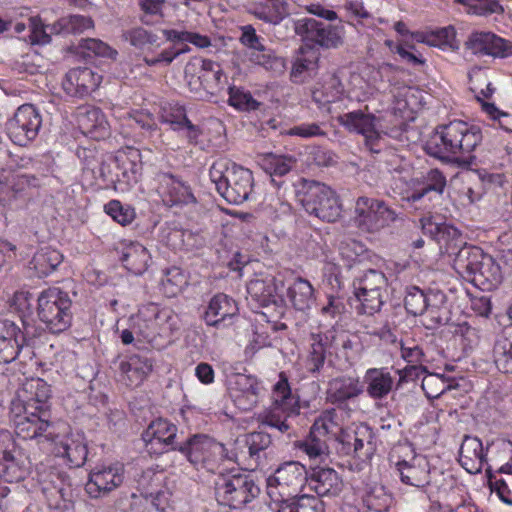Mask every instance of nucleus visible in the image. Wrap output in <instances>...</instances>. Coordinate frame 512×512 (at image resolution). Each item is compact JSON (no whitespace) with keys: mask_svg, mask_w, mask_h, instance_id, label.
Wrapping results in <instances>:
<instances>
[{"mask_svg":"<svg viewBox=\"0 0 512 512\" xmlns=\"http://www.w3.org/2000/svg\"><path fill=\"white\" fill-rule=\"evenodd\" d=\"M386 292L374 291V290H358L354 289V294L359 302L357 311L360 314L373 315L379 312L382 305L384 304V294Z\"/></svg>","mask_w":512,"mask_h":512,"instance_id":"53","label":"nucleus"},{"mask_svg":"<svg viewBox=\"0 0 512 512\" xmlns=\"http://www.w3.org/2000/svg\"><path fill=\"white\" fill-rule=\"evenodd\" d=\"M30 460L22 454L9 452L0 459V477L6 482L24 480L30 471Z\"/></svg>","mask_w":512,"mask_h":512,"instance_id":"38","label":"nucleus"},{"mask_svg":"<svg viewBox=\"0 0 512 512\" xmlns=\"http://www.w3.org/2000/svg\"><path fill=\"white\" fill-rule=\"evenodd\" d=\"M61 253L51 247L40 248L33 256L30 265L39 277L51 274L62 262Z\"/></svg>","mask_w":512,"mask_h":512,"instance_id":"46","label":"nucleus"},{"mask_svg":"<svg viewBox=\"0 0 512 512\" xmlns=\"http://www.w3.org/2000/svg\"><path fill=\"white\" fill-rule=\"evenodd\" d=\"M253 186L250 170L232 164L226 166V202L240 204L248 199Z\"/></svg>","mask_w":512,"mask_h":512,"instance_id":"25","label":"nucleus"},{"mask_svg":"<svg viewBox=\"0 0 512 512\" xmlns=\"http://www.w3.org/2000/svg\"><path fill=\"white\" fill-rule=\"evenodd\" d=\"M125 125L130 127H138L145 132H153L157 130L155 117L147 110H132L125 113Z\"/></svg>","mask_w":512,"mask_h":512,"instance_id":"58","label":"nucleus"},{"mask_svg":"<svg viewBox=\"0 0 512 512\" xmlns=\"http://www.w3.org/2000/svg\"><path fill=\"white\" fill-rule=\"evenodd\" d=\"M458 461L468 473H480L487 461L482 441L477 437L466 435L460 446Z\"/></svg>","mask_w":512,"mask_h":512,"instance_id":"30","label":"nucleus"},{"mask_svg":"<svg viewBox=\"0 0 512 512\" xmlns=\"http://www.w3.org/2000/svg\"><path fill=\"white\" fill-rule=\"evenodd\" d=\"M177 427L166 419L153 420L142 433L146 452L150 455H160L169 450H178L174 445Z\"/></svg>","mask_w":512,"mask_h":512,"instance_id":"20","label":"nucleus"},{"mask_svg":"<svg viewBox=\"0 0 512 512\" xmlns=\"http://www.w3.org/2000/svg\"><path fill=\"white\" fill-rule=\"evenodd\" d=\"M272 444V437L264 431H254L238 436L234 441L233 454L235 461L246 455L250 457H259V454L268 449Z\"/></svg>","mask_w":512,"mask_h":512,"instance_id":"33","label":"nucleus"},{"mask_svg":"<svg viewBox=\"0 0 512 512\" xmlns=\"http://www.w3.org/2000/svg\"><path fill=\"white\" fill-rule=\"evenodd\" d=\"M299 56L295 59L292 66V76L297 77L304 71L316 69L319 59V52L311 46H303L299 49Z\"/></svg>","mask_w":512,"mask_h":512,"instance_id":"57","label":"nucleus"},{"mask_svg":"<svg viewBox=\"0 0 512 512\" xmlns=\"http://www.w3.org/2000/svg\"><path fill=\"white\" fill-rule=\"evenodd\" d=\"M39 483L42 485V492L48 498L58 502V500H66L69 496L70 489L65 485V479L56 472L41 474Z\"/></svg>","mask_w":512,"mask_h":512,"instance_id":"49","label":"nucleus"},{"mask_svg":"<svg viewBox=\"0 0 512 512\" xmlns=\"http://www.w3.org/2000/svg\"><path fill=\"white\" fill-rule=\"evenodd\" d=\"M27 28L29 29V38L32 44L45 45L50 43L51 36L49 34L48 25H45L40 17H28L27 23L13 19L11 29H13L16 34H22Z\"/></svg>","mask_w":512,"mask_h":512,"instance_id":"44","label":"nucleus"},{"mask_svg":"<svg viewBox=\"0 0 512 512\" xmlns=\"http://www.w3.org/2000/svg\"><path fill=\"white\" fill-rule=\"evenodd\" d=\"M50 386L40 378L27 379L11 402L12 421L18 437L28 440L50 431Z\"/></svg>","mask_w":512,"mask_h":512,"instance_id":"1","label":"nucleus"},{"mask_svg":"<svg viewBox=\"0 0 512 512\" xmlns=\"http://www.w3.org/2000/svg\"><path fill=\"white\" fill-rule=\"evenodd\" d=\"M297 197L307 213L323 221L335 222L341 215L338 197L325 184L304 180Z\"/></svg>","mask_w":512,"mask_h":512,"instance_id":"7","label":"nucleus"},{"mask_svg":"<svg viewBox=\"0 0 512 512\" xmlns=\"http://www.w3.org/2000/svg\"><path fill=\"white\" fill-rule=\"evenodd\" d=\"M397 219V213L385 201L360 196L354 205L353 223L365 233H377Z\"/></svg>","mask_w":512,"mask_h":512,"instance_id":"8","label":"nucleus"},{"mask_svg":"<svg viewBox=\"0 0 512 512\" xmlns=\"http://www.w3.org/2000/svg\"><path fill=\"white\" fill-rule=\"evenodd\" d=\"M272 406L258 417L262 425L276 428L281 433H291L287 418L300 413L299 396L293 394L288 377L284 372L279 374L278 381L272 389Z\"/></svg>","mask_w":512,"mask_h":512,"instance_id":"5","label":"nucleus"},{"mask_svg":"<svg viewBox=\"0 0 512 512\" xmlns=\"http://www.w3.org/2000/svg\"><path fill=\"white\" fill-rule=\"evenodd\" d=\"M140 156L138 151L127 155L119 153L109 157L100 168V174L105 181L130 186L138 182L140 165L136 159Z\"/></svg>","mask_w":512,"mask_h":512,"instance_id":"16","label":"nucleus"},{"mask_svg":"<svg viewBox=\"0 0 512 512\" xmlns=\"http://www.w3.org/2000/svg\"><path fill=\"white\" fill-rule=\"evenodd\" d=\"M229 397L240 411L251 410L258 402L260 385L254 377L232 374L226 380Z\"/></svg>","mask_w":512,"mask_h":512,"instance_id":"21","label":"nucleus"},{"mask_svg":"<svg viewBox=\"0 0 512 512\" xmlns=\"http://www.w3.org/2000/svg\"><path fill=\"white\" fill-rule=\"evenodd\" d=\"M366 391L373 399H383L392 390L393 377L385 368H370L364 376Z\"/></svg>","mask_w":512,"mask_h":512,"instance_id":"40","label":"nucleus"},{"mask_svg":"<svg viewBox=\"0 0 512 512\" xmlns=\"http://www.w3.org/2000/svg\"><path fill=\"white\" fill-rule=\"evenodd\" d=\"M420 224L423 234L434 240L440 248H445L447 252H452L463 244L461 232L452 224L437 221L432 216L421 218Z\"/></svg>","mask_w":512,"mask_h":512,"instance_id":"23","label":"nucleus"},{"mask_svg":"<svg viewBox=\"0 0 512 512\" xmlns=\"http://www.w3.org/2000/svg\"><path fill=\"white\" fill-rule=\"evenodd\" d=\"M150 259L148 250L139 242H129L122 249L121 261L135 275H141L147 270Z\"/></svg>","mask_w":512,"mask_h":512,"instance_id":"39","label":"nucleus"},{"mask_svg":"<svg viewBox=\"0 0 512 512\" xmlns=\"http://www.w3.org/2000/svg\"><path fill=\"white\" fill-rule=\"evenodd\" d=\"M374 435L367 425H361L348 437L353 440V455L364 461L370 459L375 452Z\"/></svg>","mask_w":512,"mask_h":512,"instance_id":"47","label":"nucleus"},{"mask_svg":"<svg viewBox=\"0 0 512 512\" xmlns=\"http://www.w3.org/2000/svg\"><path fill=\"white\" fill-rule=\"evenodd\" d=\"M308 471L297 461H289L280 465L274 474L267 479L270 496L278 493L280 496H291L307 483Z\"/></svg>","mask_w":512,"mask_h":512,"instance_id":"13","label":"nucleus"},{"mask_svg":"<svg viewBox=\"0 0 512 512\" xmlns=\"http://www.w3.org/2000/svg\"><path fill=\"white\" fill-rule=\"evenodd\" d=\"M362 502L367 512H388L394 503L392 494L381 484L367 486Z\"/></svg>","mask_w":512,"mask_h":512,"instance_id":"42","label":"nucleus"},{"mask_svg":"<svg viewBox=\"0 0 512 512\" xmlns=\"http://www.w3.org/2000/svg\"><path fill=\"white\" fill-rule=\"evenodd\" d=\"M292 156L265 153L257 155V163L271 176H284L291 171L295 164Z\"/></svg>","mask_w":512,"mask_h":512,"instance_id":"48","label":"nucleus"},{"mask_svg":"<svg viewBox=\"0 0 512 512\" xmlns=\"http://www.w3.org/2000/svg\"><path fill=\"white\" fill-rule=\"evenodd\" d=\"M294 31L309 41L325 49H336L344 43L343 25H333L314 18H302L294 21Z\"/></svg>","mask_w":512,"mask_h":512,"instance_id":"12","label":"nucleus"},{"mask_svg":"<svg viewBox=\"0 0 512 512\" xmlns=\"http://www.w3.org/2000/svg\"><path fill=\"white\" fill-rule=\"evenodd\" d=\"M185 76H197L206 89L213 88L220 83L222 69L220 64L211 60L200 58L191 59L185 66Z\"/></svg>","mask_w":512,"mask_h":512,"instance_id":"36","label":"nucleus"},{"mask_svg":"<svg viewBox=\"0 0 512 512\" xmlns=\"http://www.w3.org/2000/svg\"><path fill=\"white\" fill-rule=\"evenodd\" d=\"M42 125L39 110L32 104H24L6 122V132L10 140L19 146H26L37 137Z\"/></svg>","mask_w":512,"mask_h":512,"instance_id":"11","label":"nucleus"},{"mask_svg":"<svg viewBox=\"0 0 512 512\" xmlns=\"http://www.w3.org/2000/svg\"><path fill=\"white\" fill-rule=\"evenodd\" d=\"M72 300L68 292L58 287L43 290L37 298V314L54 334L67 330L72 323Z\"/></svg>","mask_w":512,"mask_h":512,"instance_id":"6","label":"nucleus"},{"mask_svg":"<svg viewBox=\"0 0 512 512\" xmlns=\"http://www.w3.org/2000/svg\"><path fill=\"white\" fill-rule=\"evenodd\" d=\"M481 142L482 132L478 126L454 120L435 129L425 143V150L440 160L468 167L474 163V152Z\"/></svg>","mask_w":512,"mask_h":512,"instance_id":"2","label":"nucleus"},{"mask_svg":"<svg viewBox=\"0 0 512 512\" xmlns=\"http://www.w3.org/2000/svg\"><path fill=\"white\" fill-rule=\"evenodd\" d=\"M160 119L162 123L169 124L175 131L185 129L190 142L199 136V128L187 118L185 108L176 102H165L161 105Z\"/></svg>","mask_w":512,"mask_h":512,"instance_id":"31","label":"nucleus"},{"mask_svg":"<svg viewBox=\"0 0 512 512\" xmlns=\"http://www.w3.org/2000/svg\"><path fill=\"white\" fill-rule=\"evenodd\" d=\"M53 428L32 440L66 459L70 467H81L87 460V445L81 433H73L65 422H52Z\"/></svg>","mask_w":512,"mask_h":512,"instance_id":"4","label":"nucleus"},{"mask_svg":"<svg viewBox=\"0 0 512 512\" xmlns=\"http://www.w3.org/2000/svg\"><path fill=\"white\" fill-rule=\"evenodd\" d=\"M123 37L136 49L148 51L159 47L158 36L142 27H135L124 32Z\"/></svg>","mask_w":512,"mask_h":512,"instance_id":"55","label":"nucleus"},{"mask_svg":"<svg viewBox=\"0 0 512 512\" xmlns=\"http://www.w3.org/2000/svg\"><path fill=\"white\" fill-rule=\"evenodd\" d=\"M337 120L348 131L363 135L365 145L371 152H380V134L376 129V117L373 114L356 110L338 116Z\"/></svg>","mask_w":512,"mask_h":512,"instance_id":"22","label":"nucleus"},{"mask_svg":"<svg viewBox=\"0 0 512 512\" xmlns=\"http://www.w3.org/2000/svg\"><path fill=\"white\" fill-rule=\"evenodd\" d=\"M228 103L242 111L256 110L260 105V103L252 97L250 92H246L235 86L229 87Z\"/></svg>","mask_w":512,"mask_h":512,"instance_id":"63","label":"nucleus"},{"mask_svg":"<svg viewBox=\"0 0 512 512\" xmlns=\"http://www.w3.org/2000/svg\"><path fill=\"white\" fill-rule=\"evenodd\" d=\"M363 391L364 386L359 378L339 376L328 382L327 401L339 408H344L348 401L357 398Z\"/></svg>","mask_w":512,"mask_h":512,"instance_id":"26","label":"nucleus"},{"mask_svg":"<svg viewBox=\"0 0 512 512\" xmlns=\"http://www.w3.org/2000/svg\"><path fill=\"white\" fill-rule=\"evenodd\" d=\"M464 186L462 194L467 197L470 204L479 201L485 192L484 182L479 174L468 172L463 176Z\"/></svg>","mask_w":512,"mask_h":512,"instance_id":"60","label":"nucleus"},{"mask_svg":"<svg viewBox=\"0 0 512 512\" xmlns=\"http://www.w3.org/2000/svg\"><path fill=\"white\" fill-rule=\"evenodd\" d=\"M40 182V179L34 175L15 174L8 182V193L15 200H26L29 197V191L39 187Z\"/></svg>","mask_w":512,"mask_h":512,"instance_id":"52","label":"nucleus"},{"mask_svg":"<svg viewBox=\"0 0 512 512\" xmlns=\"http://www.w3.org/2000/svg\"><path fill=\"white\" fill-rule=\"evenodd\" d=\"M327 355H329V353L322 338H320V334H312L310 350L307 357L308 371L311 374L319 373L324 367Z\"/></svg>","mask_w":512,"mask_h":512,"instance_id":"54","label":"nucleus"},{"mask_svg":"<svg viewBox=\"0 0 512 512\" xmlns=\"http://www.w3.org/2000/svg\"><path fill=\"white\" fill-rule=\"evenodd\" d=\"M124 480L125 466L122 462L100 463L90 470L85 492L92 499H101L118 489Z\"/></svg>","mask_w":512,"mask_h":512,"instance_id":"9","label":"nucleus"},{"mask_svg":"<svg viewBox=\"0 0 512 512\" xmlns=\"http://www.w3.org/2000/svg\"><path fill=\"white\" fill-rule=\"evenodd\" d=\"M92 28V19L83 15L65 16L48 25L50 36L52 34H81Z\"/></svg>","mask_w":512,"mask_h":512,"instance_id":"45","label":"nucleus"},{"mask_svg":"<svg viewBox=\"0 0 512 512\" xmlns=\"http://www.w3.org/2000/svg\"><path fill=\"white\" fill-rule=\"evenodd\" d=\"M287 297L294 309L305 312L314 302V289L304 278H297L287 289Z\"/></svg>","mask_w":512,"mask_h":512,"instance_id":"43","label":"nucleus"},{"mask_svg":"<svg viewBox=\"0 0 512 512\" xmlns=\"http://www.w3.org/2000/svg\"><path fill=\"white\" fill-rule=\"evenodd\" d=\"M157 193L164 205L176 207L196 202L191 187L180 177L170 172H160L156 176Z\"/></svg>","mask_w":512,"mask_h":512,"instance_id":"18","label":"nucleus"},{"mask_svg":"<svg viewBox=\"0 0 512 512\" xmlns=\"http://www.w3.org/2000/svg\"><path fill=\"white\" fill-rule=\"evenodd\" d=\"M33 345L19 344L18 342H0V364H8L20 355L30 358L33 355Z\"/></svg>","mask_w":512,"mask_h":512,"instance_id":"61","label":"nucleus"},{"mask_svg":"<svg viewBox=\"0 0 512 512\" xmlns=\"http://www.w3.org/2000/svg\"><path fill=\"white\" fill-rule=\"evenodd\" d=\"M119 368L126 385L138 386L151 373L153 361L146 356L133 354L121 361Z\"/></svg>","mask_w":512,"mask_h":512,"instance_id":"34","label":"nucleus"},{"mask_svg":"<svg viewBox=\"0 0 512 512\" xmlns=\"http://www.w3.org/2000/svg\"><path fill=\"white\" fill-rule=\"evenodd\" d=\"M273 277L257 278L247 285V293L260 307L280 306L283 300L277 295Z\"/></svg>","mask_w":512,"mask_h":512,"instance_id":"35","label":"nucleus"},{"mask_svg":"<svg viewBox=\"0 0 512 512\" xmlns=\"http://www.w3.org/2000/svg\"><path fill=\"white\" fill-rule=\"evenodd\" d=\"M447 186L446 176L439 169H430L424 176L419 188L414 189L404 199L411 204H416L425 199L432 201L440 197Z\"/></svg>","mask_w":512,"mask_h":512,"instance_id":"29","label":"nucleus"},{"mask_svg":"<svg viewBox=\"0 0 512 512\" xmlns=\"http://www.w3.org/2000/svg\"><path fill=\"white\" fill-rule=\"evenodd\" d=\"M457 387L458 383L454 380L446 385L444 378L438 374H429L422 380V389L428 398H438L445 391L456 389Z\"/></svg>","mask_w":512,"mask_h":512,"instance_id":"59","label":"nucleus"},{"mask_svg":"<svg viewBox=\"0 0 512 512\" xmlns=\"http://www.w3.org/2000/svg\"><path fill=\"white\" fill-rule=\"evenodd\" d=\"M194 465L203 464L207 469L213 470L217 459L224 457V446L205 434H195L178 447Z\"/></svg>","mask_w":512,"mask_h":512,"instance_id":"15","label":"nucleus"},{"mask_svg":"<svg viewBox=\"0 0 512 512\" xmlns=\"http://www.w3.org/2000/svg\"><path fill=\"white\" fill-rule=\"evenodd\" d=\"M465 49L477 56L506 58L512 56V42L493 32H472L464 43Z\"/></svg>","mask_w":512,"mask_h":512,"instance_id":"19","label":"nucleus"},{"mask_svg":"<svg viewBox=\"0 0 512 512\" xmlns=\"http://www.w3.org/2000/svg\"><path fill=\"white\" fill-rule=\"evenodd\" d=\"M438 290H421L417 286H410L406 289L404 305L406 311L413 316H421L430 304V298L435 296Z\"/></svg>","mask_w":512,"mask_h":512,"instance_id":"51","label":"nucleus"},{"mask_svg":"<svg viewBox=\"0 0 512 512\" xmlns=\"http://www.w3.org/2000/svg\"><path fill=\"white\" fill-rule=\"evenodd\" d=\"M354 289L374 290L386 292L387 278L385 274L376 269H368L361 276L356 278L353 282Z\"/></svg>","mask_w":512,"mask_h":512,"instance_id":"56","label":"nucleus"},{"mask_svg":"<svg viewBox=\"0 0 512 512\" xmlns=\"http://www.w3.org/2000/svg\"><path fill=\"white\" fill-rule=\"evenodd\" d=\"M422 316V324L428 330L437 329L447 324L450 320V311L447 307V298L442 291L435 292L430 298V304Z\"/></svg>","mask_w":512,"mask_h":512,"instance_id":"37","label":"nucleus"},{"mask_svg":"<svg viewBox=\"0 0 512 512\" xmlns=\"http://www.w3.org/2000/svg\"><path fill=\"white\" fill-rule=\"evenodd\" d=\"M396 469L401 482L406 485L424 488L430 483L429 463L422 456H414L409 461H398Z\"/></svg>","mask_w":512,"mask_h":512,"instance_id":"27","label":"nucleus"},{"mask_svg":"<svg viewBox=\"0 0 512 512\" xmlns=\"http://www.w3.org/2000/svg\"><path fill=\"white\" fill-rule=\"evenodd\" d=\"M338 425L332 420L331 413H326L315 420L309 435L300 441L298 448L305 452L310 459H320L329 454L328 441L336 436Z\"/></svg>","mask_w":512,"mask_h":512,"instance_id":"14","label":"nucleus"},{"mask_svg":"<svg viewBox=\"0 0 512 512\" xmlns=\"http://www.w3.org/2000/svg\"><path fill=\"white\" fill-rule=\"evenodd\" d=\"M307 484L318 496H337L343 487L338 473L328 467H316L308 473Z\"/></svg>","mask_w":512,"mask_h":512,"instance_id":"28","label":"nucleus"},{"mask_svg":"<svg viewBox=\"0 0 512 512\" xmlns=\"http://www.w3.org/2000/svg\"><path fill=\"white\" fill-rule=\"evenodd\" d=\"M171 311L161 309L154 303L143 305L131 318L136 334L151 342L156 336H163L173 330Z\"/></svg>","mask_w":512,"mask_h":512,"instance_id":"10","label":"nucleus"},{"mask_svg":"<svg viewBox=\"0 0 512 512\" xmlns=\"http://www.w3.org/2000/svg\"><path fill=\"white\" fill-rule=\"evenodd\" d=\"M101 79L91 68L78 67L66 73L62 86L67 95L83 98L100 85Z\"/></svg>","mask_w":512,"mask_h":512,"instance_id":"24","label":"nucleus"},{"mask_svg":"<svg viewBox=\"0 0 512 512\" xmlns=\"http://www.w3.org/2000/svg\"><path fill=\"white\" fill-rule=\"evenodd\" d=\"M271 6L259 13V19L273 25L280 24L289 16V5L286 0H270Z\"/></svg>","mask_w":512,"mask_h":512,"instance_id":"62","label":"nucleus"},{"mask_svg":"<svg viewBox=\"0 0 512 512\" xmlns=\"http://www.w3.org/2000/svg\"><path fill=\"white\" fill-rule=\"evenodd\" d=\"M105 212L113 218L114 221L126 226L135 218V211L130 206L122 205L118 200H111L104 206Z\"/></svg>","mask_w":512,"mask_h":512,"instance_id":"64","label":"nucleus"},{"mask_svg":"<svg viewBox=\"0 0 512 512\" xmlns=\"http://www.w3.org/2000/svg\"><path fill=\"white\" fill-rule=\"evenodd\" d=\"M453 268L466 281L482 289L500 280V268L494 259L476 246H463L455 254Z\"/></svg>","mask_w":512,"mask_h":512,"instance_id":"3","label":"nucleus"},{"mask_svg":"<svg viewBox=\"0 0 512 512\" xmlns=\"http://www.w3.org/2000/svg\"><path fill=\"white\" fill-rule=\"evenodd\" d=\"M259 491L250 473L240 469H226V505L230 508L243 507L251 502Z\"/></svg>","mask_w":512,"mask_h":512,"instance_id":"17","label":"nucleus"},{"mask_svg":"<svg viewBox=\"0 0 512 512\" xmlns=\"http://www.w3.org/2000/svg\"><path fill=\"white\" fill-rule=\"evenodd\" d=\"M329 355L340 353L348 357V351L352 349V341L349 334L343 329L331 328L324 333H319Z\"/></svg>","mask_w":512,"mask_h":512,"instance_id":"50","label":"nucleus"},{"mask_svg":"<svg viewBox=\"0 0 512 512\" xmlns=\"http://www.w3.org/2000/svg\"><path fill=\"white\" fill-rule=\"evenodd\" d=\"M35 331L33 326L23 320V328L8 318H0V342H18L19 344L34 345Z\"/></svg>","mask_w":512,"mask_h":512,"instance_id":"41","label":"nucleus"},{"mask_svg":"<svg viewBox=\"0 0 512 512\" xmlns=\"http://www.w3.org/2000/svg\"><path fill=\"white\" fill-rule=\"evenodd\" d=\"M77 121L82 132L94 139L109 135V123L100 108L88 106L79 110Z\"/></svg>","mask_w":512,"mask_h":512,"instance_id":"32","label":"nucleus"}]
</instances>
